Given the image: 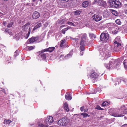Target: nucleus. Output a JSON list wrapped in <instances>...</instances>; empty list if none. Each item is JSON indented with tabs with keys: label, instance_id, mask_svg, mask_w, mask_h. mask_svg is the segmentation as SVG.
<instances>
[{
	"label": "nucleus",
	"instance_id": "c85d7f7f",
	"mask_svg": "<svg viewBox=\"0 0 127 127\" xmlns=\"http://www.w3.org/2000/svg\"><path fill=\"white\" fill-rule=\"evenodd\" d=\"M14 38L17 40L19 39L20 36L18 34H16L14 36Z\"/></svg>",
	"mask_w": 127,
	"mask_h": 127
},
{
	"label": "nucleus",
	"instance_id": "473e14b6",
	"mask_svg": "<svg viewBox=\"0 0 127 127\" xmlns=\"http://www.w3.org/2000/svg\"><path fill=\"white\" fill-rule=\"evenodd\" d=\"M115 22L118 25H120L121 24V22L120 20L119 19L116 20L115 21Z\"/></svg>",
	"mask_w": 127,
	"mask_h": 127
},
{
	"label": "nucleus",
	"instance_id": "4468645a",
	"mask_svg": "<svg viewBox=\"0 0 127 127\" xmlns=\"http://www.w3.org/2000/svg\"><path fill=\"white\" fill-rule=\"evenodd\" d=\"M120 39V37H116L115 38V40L114 41V43L115 44V47H118L119 46H121V44L119 43L117 41V40L118 39Z\"/></svg>",
	"mask_w": 127,
	"mask_h": 127
},
{
	"label": "nucleus",
	"instance_id": "7c9ffc66",
	"mask_svg": "<svg viewBox=\"0 0 127 127\" xmlns=\"http://www.w3.org/2000/svg\"><path fill=\"white\" fill-rule=\"evenodd\" d=\"M13 22H10L7 25V28H9L11 27L13 25Z\"/></svg>",
	"mask_w": 127,
	"mask_h": 127
},
{
	"label": "nucleus",
	"instance_id": "bb28decb",
	"mask_svg": "<svg viewBox=\"0 0 127 127\" xmlns=\"http://www.w3.org/2000/svg\"><path fill=\"white\" fill-rule=\"evenodd\" d=\"M11 121L9 120H5L4 122V123H6L7 124H9L11 122Z\"/></svg>",
	"mask_w": 127,
	"mask_h": 127
},
{
	"label": "nucleus",
	"instance_id": "bf43d9fd",
	"mask_svg": "<svg viewBox=\"0 0 127 127\" xmlns=\"http://www.w3.org/2000/svg\"><path fill=\"white\" fill-rule=\"evenodd\" d=\"M117 83H116L115 84V86H116V85H117Z\"/></svg>",
	"mask_w": 127,
	"mask_h": 127
},
{
	"label": "nucleus",
	"instance_id": "393cba45",
	"mask_svg": "<svg viewBox=\"0 0 127 127\" xmlns=\"http://www.w3.org/2000/svg\"><path fill=\"white\" fill-rule=\"evenodd\" d=\"M81 115L83 116V118H85L86 117H89L90 116V115H88L87 113H82Z\"/></svg>",
	"mask_w": 127,
	"mask_h": 127
},
{
	"label": "nucleus",
	"instance_id": "e433bc0d",
	"mask_svg": "<svg viewBox=\"0 0 127 127\" xmlns=\"http://www.w3.org/2000/svg\"><path fill=\"white\" fill-rule=\"evenodd\" d=\"M38 127H45L44 125L42 124L39 122L38 123Z\"/></svg>",
	"mask_w": 127,
	"mask_h": 127
},
{
	"label": "nucleus",
	"instance_id": "09e8293b",
	"mask_svg": "<svg viewBox=\"0 0 127 127\" xmlns=\"http://www.w3.org/2000/svg\"><path fill=\"white\" fill-rule=\"evenodd\" d=\"M62 1H64V2H67L68 0H61Z\"/></svg>",
	"mask_w": 127,
	"mask_h": 127
},
{
	"label": "nucleus",
	"instance_id": "de8ad7c7",
	"mask_svg": "<svg viewBox=\"0 0 127 127\" xmlns=\"http://www.w3.org/2000/svg\"><path fill=\"white\" fill-rule=\"evenodd\" d=\"M60 20H58V22H59V24H62L63 23V22H62V23H61V22H60Z\"/></svg>",
	"mask_w": 127,
	"mask_h": 127
},
{
	"label": "nucleus",
	"instance_id": "5fc2aeb1",
	"mask_svg": "<svg viewBox=\"0 0 127 127\" xmlns=\"http://www.w3.org/2000/svg\"><path fill=\"white\" fill-rule=\"evenodd\" d=\"M2 14V15L3 14L1 13L0 12V16H1Z\"/></svg>",
	"mask_w": 127,
	"mask_h": 127
},
{
	"label": "nucleus",
	"instance_id": "9b49d317",
	"mask_svg": "<svg viewBox=\"0 0 127 127\" xmlns=\"http://www.w3.org/2000/svg\"><path fill=\"white\" fill-rule=\"evenodd\" d=\"M53 121V118L52 116H49L47 117L46 120V122L47 124L50 125Z\"/></svg>",
	"mask_w": 127,
	"mask_h": 127
},
{
	"label": "nucleus",
	"instance_id": "0e129e2a",
	"mask_svg": "<svg viewBox=\"0 0 127 127\" xmlns=\"http://www.w3.org/2000/svg\"><path fill=\"white\" fill-rule=\"evenodd\" d=\"M62 56L61 55V56H60V57H61V56Z\"/></svg>",
	"mask_w": 127,
	"mask_h": 127
},
{
	"label": "nucleus",
	"instance_id": "dca6fc26",
	"mask_svg": "<svg viewBox=\"0 0 127 127\" xmlns=\"http://www.w3.org/2000/svg\"><path fill=\"white\" fill-rule=\"evenodd\" d=\"M89 4V2L88 1H84L82 4V6L84 7H87Z\"/></svg>",
	"mask_w": 127,
	"mask_h": 127
},
{
	"label": "nucleus",
	"instance_id": "6e6d98bb",
	"mask_svg": "<svg viewBox=\"0 0 127 127\" xmlns=\"http://www.w3.org/2000/svg\"><path fill=\"white\" fill-rule=\"evenodd\" d=\"M64 25H62L61 26V27H64Z\"/></svg>",
	"mask_w": 127,
	"mask_h": 127
},
{
	"label": "nucleus",
	"instance_id": "13d9d810",
	"mask_svg": "<svg viewBox=\"0 0 127 127\" xmlns=\"http://www.w3.org/2000/svg\"><path fill=\"white\" fill-rule=\"evenodd\" d=\"M86 112V110L84 111V112Z\"/></svg>",
	"mask_w": 127,
	"mask_h": 127
},
{
	"label": "nucleus",
	"instance_id": "1a4fd4ad",
	"mask_svg": "<svg viewBox=\"0 0 127 127\" xmlns=\"http://www.w3.org/2000/svg\"><path fill=\"white\" fill-rule=\"evenodd\" d=\"M101 55H102V57L104 58L103 59H106L107 58L109 57V54H108L107 51L102 52L101 53Z\"/></svg>",
	"mask_w": 127,
	"mask_h": 127
},
{
	"label": "nucleus",
	"instance_id": "2eb2a0df",
	"mask_svg": "<svg viewBox=\"0 0 127 127\" xmlns=\"http://www.w3.org/2000/svg\"><path fill=\"white\" fill-rule=\"evenodd\" d=\"M67 24L69 25L73 26L74 27L76 26L78 24V23L77 22H74L73 23L72 22H70L69 21L67 23Z\"/></svg>",
	"mask_w": 127,
	"mask_h": 127
},
{
	"label": "nucleus",
	"instance_id": "603ef678",
	"mask_svg": "<svg viewBox=\"0 0 127 127\" xmlns=\"http://www.w3.org/2000/svg\"><path fill=\"white\" fill-rule=\"evenodd\" d=\"M70 55H70V54H69L67 55L66 56H67V57H68L69 56H70Z\"/></svg>",
	"mask_w": 127,
	"mask_h": 127
},
{
	"label": "nucleus",
	"instance_id": "79ce46f5",
	"mask_svg": "<svg viewBox=\"0 0 127 127\" xmlns=\"http://www.w3.org/2000/svg\"><path fill=\"white\" fill-rule=\"evenodd\" d=\"M125 105H122L121 107V108L122 110H124L125 109Z\"/></svg>",
	"mask_w": 127,
	"mask_h": 127
},
{
	"label": "nucleus",
	"instance_id": "864d4df0",
	"mask_svg": "<svg viewBox=\"0 0 127 127\" xmlns=\"http://www.w3.org/2000/svg\"><path fill=\"white\" fill-rule=\"evenodd\" d=\"M57 116V115H55L54 116V117L55 118Z\"/></svg>",
	"mask_w": 127,
	"mask_h": 127
},
{
	"label": "nucleus",
	"instance_id": "58836bf2",
	"mask_svg": "<svg viewBox=\"0 0 127 127\" xmlns=\"http://www.w3.org/2000/svg\"><path fill=\"white\" fill-rule=\"evenodd\" d=\"M18 51L16 50L15 52L14 55L15 57H16L18 55Z\"/></svg>",
	"mask_w": 127,
	"mask_h": 127
},
{
	"label": "nucleus",
	"instance_id": "49530a36",
	"mask_svg": "<svg viewBox=\"0 0 127 127\" xmlns=\"http://www.w3.org/2000/svg\"><path fill=\"white\" fill-rule=\"evenodd\" d=\"M124 12L127 15V10H124Z\"/></svg>",
	"mask_w": 127,
	"mask_h": 127
},
{
	"label": "nucleus",
	"instance_id": "412c9836",
	"mask_svg": "<svg viewBox=\"0 0 127 127\" xmlns=\"http://www.w3.org/2000/svg\"><path fill=\"white\" fill-rule=\"evenodd\" d=\"M4 32L5 33H7L9 35H11L12 34V32L11 31L8 29H5Z\"/></svg>",
	"mask_w": 127,
	"mask_h": 127
},
{
	"label": "nucleus",
	"instance_id": "37998d69",
	"mask_svg": "<svg viewBox=\"0 0 127 127\" xmlns=\"http://www.w3.org/2000/svg\"><path fill=\"white\" fill-rule=\"evenodd\" d=\"M80 109L82 111H83L84 109V107H81L80 108Z\"/></svg>",
	"mask_w": 127,
	"mask_h": 127
},
{
	"label": "nucleus",
	"instance_id": "a18cd8bd",
	"mask_svg": "<svg viewBox=\"0 0 127 127\" xmlns=\"http://www.w3.org/2000/svg\"><path fill=\"white\" fill-rule=\"evenodd\" d=\"M74 39V40L75 42H76V43H77L78 42V39L77 38H76V39Z\"/></svg>",
	"mask_w": 127,
	"mask_h": 127
},
{
	"label": "nucleus",
	"instance_id": "5701e85b",
	"mask_svg": "<svg viewBox=\"0 0 127 127\" xmlns=\"http://www.w3.org/2000/svg\"><path fill=\"white\" fill-rule=\"evenodd\" d=\"M65 42V39L62 40L61 41V44L60 45V47L62 48L63 47V44Z\"/></svg>",
	"mask_w": 127,
	"mask_h": 127
},
{
	"label": "nucleus",
	"instance_id": "20e7f679",
	"mask_svg": "<svg viewBox=\"0 0 127 127\" xmlns=\"http://www.w3.org/2000/svg\"><path fill=\"white\" fill-rule=\"evenodd\" d=\"M109 113L112 116L115 117H121L124 116V113L119 114L115 111V110L114 108H111L109 110Z\"/></svg>",
	"mask_w": 127,
	"mask_h": 127
},
{
	"label": "nucleus",
	"instance_id": "3c124183",
	"mask_svg": "<svg viewBox=\"0 0 127 127\" xmlns=\"http://www.w3.org/2000/svg\"><path fill=\"white\" fill-rule=\"evenodd\" d=\"M124 6L126 7H127V4H124Z\"/></svg>",
	"mask_w": 127,
	"mask_h": 127
},
{
	"label": "nucleus",
	"instance_id": "f8f14e48",
	"mask_svg": "<svg viewBox=\"0 0 127 127\" xmlns=\"http://www.w3.org/2000/svg\"><path fill=\"white\" fill-rule=\"evenodd\" d=\"M95 3L98 4L99 5L103 6L105 3V2L101 0H95Z\"/></svg>",
	"mask_w": 127,
	"mask_h": 127
},
{
	"label": "nucleus",
	"instance_id": "2f4dec72",
	"mask_svg": "<svg viewBox=\"0 0 127 127\" xmlns=\"http://www.w3.org/2000/svg\"><path fill=\"white\" fill-rule=\"evenodd\" d=\"M29 41L31 43H32L33 42H35L34 38L33 37L30 38L29 39Z\"/></svg>",
	"mask_w": 127,
	"mask_h": 127
},
{
	"label": "nucleus",
	"instance_id": "39448f33",
	"mask_svg": "<svg viewBox=\"0 0 127 127\" xmlns=\"http://www.w3.org/2000/svg\"><path fill=\"white\" fill-rule=\"evenodd\" d=\"M100 38L101 41L106 42L109 38V35L107 33H102L100 36Z\"/></svg>",
	"mask_w": 127,
	"mask_h": 127
},
{
	"label": "nucleus",
	"instance_id": "cd10ccee",
	"mask_svg": "<svg viewBox=\"0 0 127 127\" xmlns=\"http://www.w3.org/2000/svg\"><path fill=\"white\" fill-rule=\"evenodd\" d=\"M89 35L90 37L91 38H92V39H94L95 37V35L93 33H90L89 34Z\"/></svg>",
	"mask_w": 127,
	"mask_h": 127
},
{
	"label": "nucleus",
	"instance_id": "4d7b16f0",
	"mask_svg": "<svg viewBox=\"0 0 127 127\" xmlns=\"http://www.w3.org/2000/svg\"><path fill=\"white\" fill-rule=\"evenodd\" d=\"M124 125H127V124H125L124 125H123V126H124Z\"/></svg>",
	"mask_w": 127,
	"mask_h": 127
},
{
	"label": "nucleus",
	"instance_id": "8fccbe9b",
	"mask_svg": "<svg viewBox=\"0 0 127 127\" xmlns=\"http://www.w3.org/2000/svg\"><path fill=\"white\" fill-rule=\"evenodd\" d=\"M80 52V55H81V56L82 55L83 53V52H82L81 51Z\"/></svg>",
	"mask_w": 127,
	"mask_h": 127
},
{
	"label": "nucleus",
	"instance_id": "ea45409f",
	"mask_svg": "<svg viewBox=\"0 0 127 127\" xmlns=\"http://www.w3.org/2000/svg\"><path fill=\"white\" fill-rule=\"evenodd\" d=\"M34 40L35 41H36L38 40L39 39V37L36 36L35 37H33Z\"/></svg>",
	"mask_w": 127,
	"mask_h": 127
},
{
	"label": "nucleus",
	"instance_id": "a19ab883",
	"mask_svg": "<svg viewBox=\"0 0 127 127\" xmlns=\"http://www.w3.org/2000/svg\"><path fill=\"white\" fill-rule=\"evenodd\" d=\"M29 31L28 32V34L27 35V38L29 36V34L30 33V28H29Z\"/></svg>",
	"mask_w": 127,
	"mask_h": 127
},
{
	"label": "nucleus",
	"instance_id": "680f3d73",
	"mask_svg": "<svg viewBox=\"0 0 127 127\" xmlns=\"http://www.w3.org/2000/svg\"><path fill=\"white\" fill-rule=\"evenodd\" d=\"M5 1H7L8 0H4Z\"/></svg>",
	"mask_w": 127,
	"mask_h": 127
},
{
	"label": "nucleus",
	"instance_id": "c756f323",
	"mask_svg": "<svg viewBox=\"0 0 127 127\" xmlns=\"http://www.w3.org/2000/svg\"><path fill=\"white\" fill-rule=\"evenodd\" d=\"M109 103L107 101H104L103 102L101 105L102 106H105L108 105Z\"/></svg>",
	"mask_w": 127,
	"mask_h": 127
},
{
	"label": "nucleus",
	"instance_id": "7ed1b4c3",
	"mask_svg": "<svg viewBox=\"0 0 127 127\" xmlns=\"http://www.w3.org/2000/svg\"><path fill=\"white\" fill-rule=\"evenodd\" d=\"M109 3L111 6L116 8L120 7L121 3L120 0H109Z\"/></svg>",
	"mask_w": 127,
	"mask_h": 127
},
{
	"label": "nucleus",
	"instance_id": "c03bdc74",
	"mask_svg": "<svg viewBox=\"0 0 127 127\" xmlns=\"http://www.w3.org/2000/svg\"><path fill=\"white\" fill-rule=\"evenodd\" d=\"M3 24L4 26H5L6 24V22L5 21H3Z\"/></svg>",
	"mask_w": 127,
	"mask_h": 127
},
{
	"label": "nucleus",
	"instance_id": "c9c22d12",
	"mask_svg": "<svg viewBox=\"0 0 127 127\" xmlns=\"http://www.w3.org/2000/svg\"><path fill=\"white\" fill-rule=\"evenodd\" d=\"M74 12H75V15H79L80 13L81 12L80 11H78V10H76V11H75Z\"/></svg>",
	"mask_w": 127,
	"mask_h": 127
},
{
	"label": "nucleus",
	"instance_id": "f704fd0d",
	"mask_svg": "<svg viewBox=\"0 0 127 127\" xmlns=\"http://www.w3.org/2000/svg\"><path fill=\"white\" fill-rule=\"evenodd\" d=\"M125 61H126V60H124V61L123 64H124L125 68L126 69H127V64L126 62Z\"/></svg>",
	"mask_w": 127,
	"mask_h": 127
},
{
	"label": "nucleus",
	"instance_id": "e2e57ef3",
	"mask_svg": "<svg viewBox=\"0 0 127 127\" xmlns=\"http://www.w3.org/2000/svg\"><path fill=\"white\" fill-rule=\"evenodd\" d=\"M120 82H121V80H120Z\"/></svg>",
	"mask_w": 127,
	"mask_h": 127
},
{
	"label": "nucleus",
	"instance_id": "f3484780",
	"mask_svg": "<svg viewBox=\"0 0 127 127\" xmlns=\"http://www.w3.org/2000/svg\"><path fill=\"white\" fill-rule=\"evenodd\" d=\"M64 109L66 111L68 112L69 111V109L68 107V105L66 102L65 103L64 105Z\"/></svg>",
	"mask_w": 127,
	"mask_h": 127
},
{
	"label": "nucleus",
	"instance_id": "6ab92c4d",
	"mask_svg": "<svg viewBox=\"0 0 127 127\" xmlns=\"http://www.w3.org/2000/svg\"><path fill=\"white\" fill-rule=\"evenodd\" d=\"M41 23H40L38 24L36 26H35L33 29V30L34 31V30L36 29L37 28L40 27L41 26Z\"/></svg>",
	"mask_w": 127,
	"mask_h": 127
},
{
	"label": "nucleus",
	"instance_id": "72a5a7b5",
	"mask_svg": "<svg viewBox=\"0 0 127 127\" xmlns=\"http://www.w3.org/2000/svg\"><path fill=\"white\" fill-rule=\"evenodd\" d=\"M28 23H27V24H26L23 26V28L25 30V28L26 29H28Z\"/></svg>",
	"mask_w": 127,
	"mask_h": 127
},
{
	"label": "nucleus",
	"instance_id": "a878e982",
	"mask_svg": "<svg viewBox=\"0 0 127 127\" xmlns=\"http://www.w3.org/2000/svg\"><path fill=\"white\" fill-rule=\"evenodd\" d=\"M111 12L115 16H117L118 15V12L114 10H112Z\"/></svg>",
	"mask_w": 127,
	"mask_h": 127
},
{
	"label": "nucleus",
	"instance_id": "423d86ee",
	"mask_svg": "<svg viewBox=\"0 0 127 127\" xmlns=\"http://www.w3.org/2000/svg\"><path fill=\"white\" fill-rule=\"evenodd\" d=\"M57 123L58 125L62 126H66L68 124L66 119L64 117L59 120L57 122Z\"/></svg>",
	"mask_w": 127,
	"mask_h": 127
},
{
	"label": "nucleus",
	"instance_id": "9d476101",
	"mask_svg": "<svg viewBox=\"0 0 127 127\" xmlns=\"http://www.w3.org/2000/svg\"><path fill=\"white\" fill-rule=\"evenodd\" d=\"M40 14L36 11L34 12L32 15V18L33 19H36L39 17Z\"/></svg>",
	"mask_w": 127,
	"mask_h": 127
},
{
	"label": "nucleus",
	"instance_id": "ddd939ff",
	"mask_svg": "<svg viewBox=\"0 0 127 127\" xmlns=\"http://www.w3.org/2000/svg\"><path fill=\"white\" fill-rule=\"evenodd\" d=\"M55 49V48L54 47H51L49 48L40 51V52H44L45 51H49L50 52H51L53 51Z\"/></svg>",
	"mask_w": 127,
	"mask_h": 127
},
{
	"label": "nucleus",
	"instance_id": "4be33fe9",
	"mask_svg": "<svg viewBox=\"0 0 127 127\" xmlns=\"http://www.w3.org/2000/svg\"><path fill=\"white\" fill-rule=\"evenodd\" d=\"M35 46H27L26 47V49L27 50H32L34 49Z\"/></svg>",
	"mask_w": 127,
	"mask_h": 127
},
{
	"label": "nucleus",
	"instance_id": "a211bd4d",
	"mask_svg": "<svg viewBox=\"0 0 127 127\" xmlns=\"http://www.w3.org/2000/svg\"><path fill=\"white\" fill-rule=\"evenodd\" d=\"M65 97L66 99L68 100H71L72 99V97L70 95L68 94L65 95Z\"/></svg>",
	"mask_w": 127,
	"mask_h": 127
},
{
	"label": "nucleus",
	"instance_id": "6e6552de",
	"mask_svg": "<svg viewBox=\"0 0 127 127\" xmlns=\"http://www.w3.org/2000/svg\"><path fill=\"white\" fill-rule=\"evenodd\" d=\"M92 18L95 21L98 22L102 19V16L94 14L92 16Z\"/></svg>",
	"mask_w": 127,
	"mask_h": 127
},
{
	"label": "nucleus",
	"instance_id": "f03ea898",
	"mask_svg": "<svg viewBox=\"0 0 127 127\" xmlns=\"http://www.w3.org/2000/svg\"><path fill=\"white\" fill-rule=\"evenodd\" d=\"M120 62L119 60H115L114 61L112 59L111 61L110 62L109 64L108 65L106 64L105 63L104 64L105 66L106 67L107 69H110L112 68H114V65L115 64L116 65H118L119 64ZM114 68H117L115 66Z\"/></svg>",
	"mask_w": 127,
	"mask_h": 127
},
{
	"label": "nucleus",
	"instance_id": "b1692460",
	"mask_svg": "<svg viewBox=\"0 0 127 127\" xmlns=\"http://www.w3.org/2000/svg\"><path fill=\"white\" fill-rule=\"evenodd\" d=\"M69 29V28H67L65 29H64L62 30V32L64 34H65V32L67 30H68V29Z\"/></svg>",
	"mask_w": 127,
	"mask_h": 127
},
{
	"label": "nucleus",
	"instance_id": "aec40b11",
	"mask_svg": "<svg viewBox=\"0 0 127 127\" xmlns=\"http://www.w3.org/2000/svg\"><path fill=\"white\" fill-rule=\"evenodd\" d=\"M41 52V54L40 55V57L42 59L45 60L46 58V55L45 53H42V52Z\"/></svg>",
	"mask_w": 127,
	"mask_h": 127
},
{
	"label": "nucleus",
	"instance_id": "4c0bfd02",
	"mask_svg": "<svg viewBox=\"0 0 127 127\" xmlns=\"http://www.w3.org/2000/svg\"><path fill=\"white\" fill-rule=\"evenodd\" d=\"M95 109L98 110H103V109L101 108L99 106H97L95 107Z\"/></svg>",
	"mask_w": 127,
	"mask_h": 127
},
{
	"label": "nucleus",
	"instance_id": "052dcab7",
	"mask_svg": "<svg viewBox=\"0 0 127 127\" xmlns=\"http://www.w3.org/2000/svg\"><path fill=\"white\" fill-rule=\"evenodd\" d=\"M4 29H2V31H4Z\"/></svg>",
	"mask_w": 127,
	"mask_h": 127
},
{
	"label": "nucleus",
	"instance_id": "0eeeda50",
	"mask_svg": "<svg viewBox=\"0 0 127 127\" xmlns=\"http://www.w3.org/2000/svg\"><path fill=\"white\" fill-rule=\"evenodd\" d=\"M98 75L94 71H93L90 75V77L93 82H95L94 79H96L98 77Z\"/></svg>",
	"mask_w": 127,
	"mask_h": 127
},
{
	"label": "nucleus",
	"instance_id": "f257e3e1",
	"mask_svg": "<svg viewBox=\"0 0 127 127\" xmlns=\"http://www.w3.org/2000/svg\"><path fill=\"white\" fill-rule=\"evenodd\" d=\"M87 35L84 34L83 35V36L81 40L80 44L81 45L80 46V52L83 51L85 49V44L88 42V38L87 37Z\"/></svg>",
	"mask_w": 127,
	"mask_h": 127
}]
</instances>
